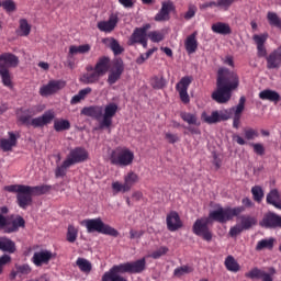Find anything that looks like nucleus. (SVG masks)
<instances>
[{
	"instance_id": "1",
	"label": "nucleus",
	"mask_w": 281,
	"mask_h": 281,
	"mask_svg": "<svg viewBox=\"0 0 281 281\" xmlns=\"http://www.w3.org/2000/svg\"><path fill=\"white\" fill-rule=\"evenodd\" d=\"M86 71L80 78L83 85H97L102 76H106L108 71V83L115 85L122 78V74H124V60L119 57L113 59L111 64V57L101 56L94 66H87Z\"/></svg>"
},
{
	"instance_id": "2",
	"label": "nucleus",
	"mask_w": 281,
	"mask_h": 281,
	"mask_svg": "<svg viewBox=\"0 0 281 281\" xmlns=\"http://www.w3.org/2000/svg\"><path fill=\"white\" fill-rule=\"evenodd\" d=\"M245 212V206L237 207H223L220 206L217 210L211 211L207 217L198 218L192 227L193 234L200 236L206 243H211L213 235L210 231V225L215 223H227L232 221L235 216H240Z\"/></svg>"
},
{
	"instance_id": "3",
	"label": "nucleus",
	"mask_w": 281,
	"mask_h": 281,
	"mask_svg": "<svg viewBox=\"0 0 281 281\" xmlns=\"http://www.w3.org/2000/svg\"><path fill=\"white\" fill-rule=\"evenodd\" d=\"M240 85L238 75L227 68H220L217 71L216 90L212 99L218 104H226L232 100V91H236Z\"/></svg>"
},
{
	"instance_id": "4",
	"label": "nucleus",
	"mask_w": 281,
	"mask_h": 281,
	"mask_svg": "<svg viewBox=\"0 0 281 281\" xmlns=\"http://www.w3.org/2000/svg\"><path fill=\"white\" fill-rule=\"evenodd\" d=\"M52 190V186H25V184H10L4 187L5 192H11L16 194V203L21 210H27L34 200L32 196H42V194H47Z\"/></svg>"
},
{
	"instance_id": "5",
	"label": "nucleus",
	"mask_w": 281,
	"mask_h": 281,
	"mask_svg": "<svg viewBox=\"0 0 281 281\" xmlns=\"http://www.w3.org/2000/svg\"><path fill=\"white\" fill-rule=\"evenodd\" d=\"M117 109V103L114 102L108 103L104 108L102 105H90L81 110V115L100 122L99 128H111Z\"/></svg>"
},
{
	"instance_id": "6",
	"label": "nucleus",
	"mask_w": 281,
	"mask_h": 281,
	"mask_svg": "<svg viewBox=\"0 0 281 281\" xmlns=\"http://www.w3.org/2000/svg\"><path fill=\"white\" fill-rule=\"evenodd\" d=\"M44 109L45 108H43V105H32L22 111L19 120L22 124H25V126H33V128H43V126L52 124V122H54V120L56 119V113H54L53 110H48L41 116L34 117V115L43 113Z\"/></svg>"
},
{
	"instance_id": "7",
	"label": "nucleus",
	"mask_w": 281,
	"mask_h": 281,
	"mask_svg": "<svg viewBox=\"0 0 281 281\" xmlns=\"http://www.w3.org/2000/svg\"><path fill=\"white\" fill-rule=\"evenodd\" d=\"M269 34H255L252 36L254 43L257 45V56L258 58H266L267 69H280L281 67V45L273 49L269 55H267V40Z\"/></svg>"
},
{
	"instance_id": "8",
	"label": "nucleus",
	"mask_w": 281,
	"mask_h": 281,
	"mask_svg": "<svg viewBox=\"0 0 281 281\" xmlns=\"http://www.w3.org/2000/svg\"><path fill=\"white\" fill-rule=\"evenodd\" d=\"M89 159V151L85 147H76L69 151L66 159L60 166L55 169V177L58 179L60 177H67V170L76 164H82Z\"/></svg>"
},
{
	"instance_id": "9",
	"label": "nucleus",
	"mask_w": 281,
	"mask_h": 281,
	"mask_svg": "<svg viewBox=\"0 0 281 281\" xmlns=\"http://www.w3.org/2000/svg\"><path fill=\"white\" fill-rule=\"evenodd\" d=\"M82 227H86L88 234H103L104 236H113L117 238L120 236V232L113 228L111 225L105 224L102 218H87L81 222Z\"/></svg>"
},
{
	"instance_id": "10",
	"label": "nucleus",
	"mask_w": 281,
	"mask_h": 281,
	"mask_svg": "<svg viewBox=\"0 0 281 281\" xmlns=\"http://www.w3.org/2000/svg\"><path fill=\"white\" fill-rule=\"evenodd\" d=\"M10 67H19V57L12 53L0 54V77L4 87H12Z\"/></svg>"
},
{
	"instance_id": "11",
	"label": "nucleus",
	"mask_w": 281,
	"mask_h": 281,
	"mask_svg": "<svg viewBox=\"0 0 281 281\" xmlns=\"http://www.w3.org/2000/svg\"><path fill=\"white\" fill-rule=\"evenodd\" d=\"M0 251L4 254L0 256V276L8 265L12 263V254H16V243L14 240L3 236L0 237Z\"/></svg>"
},
{
	"instance_id": "12",
	"label": "nucleus",
	"mask_w": 281,
	"mask_h": 281,
	"mask_svg": "<svg viewBox=\"0 0 281 281\" xmlns=\"http://www.w3.org/2000/svg\"><path fill=\"white\" fill-rule=\"evenodd\" d=\"M135 160V154L128 148H119L111 153L110 164L119 168H126Z\"/></svg>"
},
{
	"instance_id": "13",
	"label": "nucleus",
	"mask_w": 281,
	"mask_h": 281,
	"mask_svg": "<svg viewBox=\"0 0 281 281\" xmlns=\"http://www.w3.org/2000/svg\"><path fill=\"white\" fill-rule=\"evenodd\" d=\"M139 181V176L137 173L130 171L124 176V183L120 181L112 182V190L114 194H126V192H131L133 186Z\"/></svg>"
},
{
	"instance_id": "14",
	"label": "nucleus",
	"mask_w": 281,
	"mask_h": 281,
	"mask_svg": "<svg viewBox=\"0 0 281 281\" xmlns=\"http://www.w3.org/2000/svg\"><path fill=\"white\" fill-rule=\"evenodd\" d=\"M122 273H131L128 262L113 266L109 271L104 272L101 281H128V279L121 276Z\"/></svg>"
},
{
	"instance_id": "15",
	"label": "nucleus",
	"mask_w": 281,
	"mask_h": 281,
	"mask_svg": "<svg viewBox=\"0 0 281 281\" xmlns=\"http://www.w3.org/2000/svg\"><path fill=\"white\" fill-rule=\"evenodd\" d=\"M19 227H25V220L21 215L13 220L10 225L8 218L0 213V229L3 231V234H14L19 232Z\"/></svg>"
},
{
	"instance_id": "16",
	"label": "nucleus",
	"mask_w": 281,
	"mask_h": 281,
	"mask_svg": "<svg viewBox=\"0 0 281 281\" xmlns=\"http://www.w3.org/2000/svg\"><path fill=\"white\" fill-rule=\"evenodd\" d=\"M170 14H177V5H175L172 0L162 1L160 10L154 16V21L164 23L170 20Z\"/></svg>"
},
{
	"instance_id": "17",
	"label": "nucleus",
	"mask_w": 281,
	"mask_h": 281,
	"mask_svg": "<svg viewBox=\"0 0 281 281\" xmlns=\"http://www.w3.org/2000/svg\"><path fill=\"white\" fill-rule=\"evenodd\" d=\"M192 80H193L192 76H184L176 85V91H178L180 95V100L183 104H190V94H188V89H190V85H192Z\"/></svg>"
},
{
	"instance_id": "18",
	"label": "nucleus",
	"mask_w": 281,
	"mask_h": 281,
	"mask_svg": "<svg viewBox=\"0 0 281 281\" xmlns=\"http://www.w3.org/2000/svg\"><path fill=\"white\" fill-rule=\"evenodd\" d=\"M259 225L265 227V229H281V216L271 211L267 212L263 214Z\"/></svg>"
},
{
	"instance_id": "19",
	"label": "nucleus",
	"mask_w": 281,
	"mask_h": 281,
	"mask_svg": "<svg viewBox=\"0 0 281 281\" xmlns=\"http://www.w3.org/2000/svg\"><path fill=\"white\" fill-rule=\"evenodd\" d=\"M66 83L63 80H49L47 85H44L40 88V95L42 98H47V95H54L58 93L60 89H65Z\"/></svg>"
},
{
	"instance_id": "20",
	"label": "nucleus",
	"mask_w": 281,
	"mask_h": 281,
	"mask_svg": "<svg viewBox=\"0 0 281 281\" xmlns=\"http://www.w3.org/2000/svg\"><path fill=\"white\" fill-rule=\"evenodd\" d=\"M120 23V13H111L106 21H100L97 24V27L100 32H104L105 34H111L117 27Z\"/></svg>"
},
{
	"instance_id": "21",
	"label": "nucleus",
	"mask_w": 281,
	"mask_h": 281,
	"mask_svg": "<svg viewBox=\"0 0 281 281\" xmlns=\"http://www.w3.org/2000/svg\"><path fill=\"white\" fill-rule=\"evenodd\" d=\"M269 271L270 272H266L259 268H252L245 273V277L250 280L273 281L272 276H276V268H269Z\"/></svg>"
},
{
	"instance_id": "22",
	"label": "nucleus",
	"mask_w": 281,
	"mask_h": 281,
	"mask_svg": "<svg viewBox=\"0 0 281 281\" xmlns=\"http://www.w3.org/2000/svg\"><path fill=\"white\" fill-rule=\"evenodd\" d=\"M148 30H150V24H144L140 27H136L132 35L130 36L128 41H127V45H130L131 47H133V45H137L139 43H142V41H144L145 38L148 37Z\"/></svg>"
},
{
	"instance_id": "23",
	"label": "nucleus",
	"mask_w": 281,
	"mask_h": 281,
	"mask_svg": "<svg viewBox=\"0 0 281 281\" xmlns=\"http://www.w3.org/2000/svg\"><path fill=\"white\" fill-rule=\"evenodd\" d=\"M166 223L169 232H179L183 227V222L177 211H171L167 214Z\"/></svg>"
},
{
	"instance_id": "24",
	"label": "nucleus",
	"mask_w": 281,
	"mask_h": 281,
	"mask_svg": "<svg viewBox=\"0 0 281 281\" xmlns=\"http://www.w3.org/2000/svg\"><path fill=\"white\" fill-rule=\"evenodd\" d=\"M52 257L53 254L49 250L36 251L32 257V262L35 265V267H43V265H49Z\"/></svg>"
},
{
	"instance_id": "25",
	"label": "nucleus",
	"mask_w": 281,
	"mask_h": 281,
	"mask_svg": "<svg viewBox=\"0 0 281 281\" xmlns=\"http://www.w3.org/2000/svg\"><path fill=\"white\" fill-rule=\"evenodd\" d=\"M8 135L9 138L0 139V149L3 150V153L12 151V149L16 147V144L19 143V138L14 132H8Z\"/></svg>"
},
{
	"instance_id": "26",
	"label": "nucleus",
	"mask_w": 281,
	"mask_h": 281,
	"mask_svg": "<svg viewBox=\"0 0 281 281\" xmlns=\"http://www.w3.org/2000/svg\"><path fill=\"white\" fill-rule=\"evenodd\" d=\"M127 265L131 274L144 273V271H146V258L130 261Z\"/></svg>"
},
{
	"instance_id": "27",
	"label": "nucleus",
	"mask_w": 281,
	"mask_h": 281,
	"mask_svg": "<svg viewBox=\"0 0 281 281\" xmlns=\"http://www.w3.org/2000/svg\"><path fill=\"white\" fill-rule=\"evenodd\" d=\"M103 45H109L110 49L113 52L114 56H120L124 54V47L120 45V42L114 37H105L102 40Z\"/></svg>"
},
{
	"instance_id": "28",
	"label": "nucleus",
	"mask_w": 281,
	"mask_h": 281,
	"mask_svg": "<svg viewBox=\"0 0 281 281\" xmlns=\"http://www.w3.org/2000/svg\"><path fill=\"white\" fill-rule=\"evenodd\" d=\"M269 205H273L277 210H281V196L277 189H272L266 198Z\"/></svg>"
},
{
	"instance_id": "29",
	"label": "nucleus",
	"mask_w": 281,
	"mask_h": 281,
	"mask_svg": "<svg viewBox=\"0 0 281 281\" xmlns=\"http://www.w3.org/2000/svg\"><path fill=\"white\" fill-rule=\"evenodd\" d=\"M184 47L188 54H194L199 49V42L196 41V32L189 35L184 42Z\"/></svg>"
},
{
	"instance_id": "30",
	"label": "nucleus",
	"mask_w": 281,
	"mask_h": 281,
	"mask_svg": "<svg viewBox=\"0 0 281 281\" xmlns=\"http://www.w3.org/2000/svg\"><path fill=\"white\" fill-rule=\"evenodd\" d=\"M211 30L215 34H222V36H227L228 34H232V27L229 26V24H227L225 22L214 23L211 26Z\"/></svg>"
},
{
	"instance_id": "31",
	"label": "nucleus",
	"mask_w": 281,
	"mask_h": 281,
	"mask_svg": "<svg viewBox=\"0 0 281 281\" xmlns=\"http://www.w3.org/2000/svg\"><path fill=\"white\" fill-rule=\"evenodd\" d=\"M240 226L244 228L245 232L251 229V227H256L258 225V218L251 215H241L240 217Z\"/></svg>"
},
{
	"instance_id": "32",
	"label": "nucleus",
	"mask_w": 281,
	"mask_h": 281,
	"mask_svg": "<svg viewBox=\"0 0 281 281\" xmlns=\"http://www.w3.org/2000/svg\"><path fill=\"white\" fill-rule=\"evenodd\" d=\"M260 100H269V102H280L281 97L280 93L276 92L274 90H262L259 93Z\"/></svg>"
},
{
	"instance_id": "33",
	"label": "nucleus",
	"mask_w": 281,
	"mask_h": 281,
	"mask_svg": "<svg viewBox=\"0 0 281 281\" xmlns=\"http://www.w3.org/2000/svg\"><path fill=\"white\" fill-rule=\"evenodd\" d=\"M91 52V45L83 44V45H71L69 47L68 57L76 56V54H89Z\"/></svg>"
},
{
	"instance_id": "34",
	"label": "nucleus",
	"mask_w": 281,
	"mask_h": 281,
	"mask_svg": "<svg viewBox=\"0 0 281 281\" xmlns=\"http://www.w3.org/2000/svg\"><path fill=\"white\" fill-rule=\"evenodd\" d=\"M180 117L183 122H187V124L201 126V121L199 120V116H196V113L181 112Z\"/></svg>"
},
{
	"instance_id": "35",
	"label": "nucleus",
	"mask_w": 281,
	"mask_h": 281,
	"mask_svg": "<svg viewBox=\"0 0 281 281\" xmlns=\"http://www.w3.org/2000/svg\"><path fill=\"white\" fill-rule=\"evenodd\" d=\"M76 265L82 273L89 274V273H91V270L93 269V266L91 265V261H89L85 258H81V257H79L76 260Z\"/></svg>"
},
{
	"instance_id": "36",
	"label": "nucleus",
	"mask_w": 281,
	"mask_h": 281,
	"mask_svg": "<svg viewBox=\"0 0 281 281\" xmlns=\"http://www.w3.org/2000/svg\"><path fill=\"white\" fill-rule=\"evenodd\" d=\"M224 265L227 271H232L233 273H238V271H240V265L233 256L226 257Z\"/></svg>"
},
{
	"instance_id": "37",
	"label": "nucleus",
	"mask_w": 281,
	"mask_h": 281,
	"mask_svg": "<svg viewBox=\"0 0 281 281\" xmlns=\"http://www.w3.org/2000/svg\"><path fill=\"white\" fill-rule=\"evenodd\" d=\"M69 128H71V123L69 122V120L56 119L54 121V130L56 131V133H63V131H69Z\"/></svg>"
},
{
	"instance_id": "38",
	"label": "nucleus",
	"mask_w": 281,
	"mask_h": 281,
	"mask_svg": "<svg viewBox=\"0 0 281 281\" xmlns=\"http://www.w3.org/2000/svg\"><path fill=\"white\" fill-rule=\"evenodd\" d=\"M201 120L202 122H205V124H218V122H221L218 111H213L211 115H209L207 112H203L201 114Z\"/></svg>"
},
{
	"instance_id": "39",
	"label": "nucleus",
	"mask_w": 281,
	"mask_h": 281,
	"mask_svg": "<svg viewBox=\"0 0 281 281\" xmlns=\"http://www.w3.org/2000/svg\"><path fill=\"white\" fill-rule=\"evenodd\" d=\"M276 243V239L270 237L268 239H261L256 245V251H262V249H273V245Z\"/></svg>"
},
{
	"instance_id": "40",
	"label": "nucleus",
	"mask_w": 281,
	"mask_h": 281,
	"mask_svg": "<svg viewBox=\"0 0 281 281\" xmlns=\"http://www.w3.org/2000/svg\"><path fill=\"white\" fill-rule=\"evenodd\" d=\"M193 271H194V267L184 265L173 270V278H183V276H188Z\"/></svg>"
},
{
	"instance_id": "41",
	"label": "nucleus",
	"mask_w": 281,
	"mask_h": 281,
	"mask_svg": "<svg viewBox=\"0 0 281 281\" xmlns=\"http://www.w3.org/2000/svg\"><path fill=\"white\" fill-rule=\"evenodd\" d=\"M92 89L90 87H87L85 89H81L77 94H75L71 100L70 104H78L81 100H85L89 93H91Z\"/></svg>"
},
{
	"instance_id": "42",
	"label": "nucleus",
	"mask_w": 281,
	"mask_h": 281,
	"mask_svg": "<svg viewBox=\"0 0 281 281\" xmlns=\"http://www.w3.org/2000/svg\"><path fill=\"white\" fill-rule=\"evenodd\" d=\"M267 19L269 25H271L272 27H277L278 30H281V19L278 15V13L269 11L267 13Z\"/></svg>"
},
{
	"instance_id": "43",
	"label": "nucleus",
	"mask_w": 281,
	"mask_h": 281,
	"mask_svg": "<svg viewBox=\"0 0 281 281\" xmlns=\"http://www.w3.org/2000/svg\"><path fill=\"white\" fill-rule=\"evenodd\" d=\"M245 102H247V98L240 97L238 104L232 109V111H234L235 117H243V111H245Z\"/></svg>"
},
{
	"instance_id": "44",
	"label": "nucleus",
	"mask_w": 281,
	"mask_h": 281,
	"mask_svg": "<svg viewBox=\"0 0 281 281\" xmlns=\"http://www.w3.org/2000/svg\"><path fill=\"white\" fill-rule=\"evenodd\" d=\"M251 194H252L254 201H256L257 203H260L262 201V199H265V191L262 190V187H260V186L252 187Z\"/></svg>"
},
{
	"instance_id": "45",
	"label": "nucleus",
	"mask_w": 281,
	"mask_h": 281,
	"mask_svg": "<svg viewBox=\"0 0 281 281\" xmlns=\"http://www.w3.org/2000/svg\"><path fill=\"white\" fill-rule=\"evenodd\" d=\"M66 238L68 243H74L75 240H78V228H76V226L74 225H69Z\"/></svg>"
},
{
	"instance_id": "46",
	"label": "nucleus",
	"mask_w": 281,
	"mask_h": 281,
	"mask_svg": "<svg viewBox=\"0 0 281 281\" xmlns=\"http://www.w3.org/2000/svg\"><path fill=\"white\" fill-rule=\"evenodd\" d=\"M20 31L22 32L21 36H30V33L32 32V25H30L25 19H21Z\"/></svg>"
},
{
	"instance_id": "47",
	"label": "nucleus",
	"mask_w": 281,
	"mask_h": 281,
	"mask_svg": "<svg viewBox=\"0 0 281 281\" xmlns=\"http://www.w3.org/2000/svg\"><path fill=\"white\" fill-rule=\"evenodd\" d=\"M150 85L153 89H164L166 87V79L164 77H153Z\"/></svg>"
},
{
	"instance_id": "48",
	"label": "nucleus",
	"mask_w": 281,
	"mask_h": 281,
	"mask_svg": "<svg viewBox=\"0 0 281 281\" xmlns=\"http://www.w3.org/2000/svg\"><path fill=\"white\" fill-rule=\"evenodd\" d=\"M236 3V0H217L216 5L220 10H223L224 12H227L232 5Z\"/></svg>"
},
{
	"instance_id": "49",
	"label": "nucleus",
	"mask_w": 281,
	"mask_h": 281,
	"mask_svg": "<svg viewBox=\"0 0 281 281\" xmlns=\"http://www.w3.org/2000/svg\"><path fill=\"white\" fill-rule=\"evenodd\" d=\"M2 8L5 12H16V2L14 0H3Z\"/></svg>"
},
{
	"instance_id": "50",
	"label": "nucleus",
	"mask_w": 281,
	"mask_h": 281,
	"mask_svg": "<svg viewBox=\"0 0 281 281\" xmlns=\"http://www.w3.org/2000/svg\"><path fill=\"white\" fill-rule=\"evenodd\" d=\"M249 146H251L255 155L259 157L265 156V145H262V143H250Z\"/></svg>"
},
{
	"instance_id": "51",
	"label": "nucleus",
	"mask_w": 281,
	"mask_h": 281,
	"mask_svg": "<svg viewBox=\"0 0 281 281\" xmlns=\"http://www.w3.org/2000/svg\"><path fill=\"white\" fill-rule=\"evenodd\" d=\"M15 269L18 270L19 276H30V273H32V268L27 263L16 265Z\"/></svg>"
},
{
	"instance_id": "52",
	"label": "nucleus",
	"mask_w": 281,
	"mask_h": 281,
	"mask_svg": "<svg viewBox=\"0 0 281 281\" xmlns=\"http://www.w3.org/2000/svg\"><path fill=\"white\" fill-rule=\"evenodd\" d=\"M167 254H168V247L161 246L160 248H158L157 250L150 254V258H153L154 260H159L161 256H166Z\"/></svg>"
},
{
	"instance_id": "53",
	"label": "nucleus",
	"mask_w": 281,
	"mask_h": 281,
	"mask_svg": "<svg viewBox=\"0 0 281 281\" xmlns=\"http://www.w3.org/2000/svg\"><path fill=\"white\" fill-rule=\"evenodd\" d=\"M244 135H245V139H248V142L260 136V134L257 132V130H254L251 127L244 130Z\"/></svg>"
},
{
	"instance_id": "54",
	"label": "nucleus",
	"mask_w": 281,
	"mask_h": 281,
	"mask_svg": "<svg viewBox=\"0 0 281 281\" xmlns=\"http://www.w3.org/2000/svg\"><path fill=\"white\" fill-rule=\"evenodd\" d=\"M148 38H150L153 43H161V41H164V33L159 31L149 32Z\"/></svg>"
},
{
	"instance_id": "55",
	"label": "nucleus",
	"mask_w": 281,
	"mask_h": 281,
	"mask_svg": "<svg viewBox=\"0 0 281 281\" xmlns=\"http://www.w3.org/2000/svg\"><path fill=\"white\" fill-rule=\"evenodd\" d=\"M196 5L189 4L188 11L184 13V20L190 21L191 19H194L196 16Z\"/></svg>"
},
{
	"instance_id": "56",
	"label": "nucleus",
	"mask_w": 281,
	"mask_h": 281,
	"mask_svg": "<svg viewBox=\"0 0 281 281\" xmlns=\"http://www.w3.org/2000/svg\"><path fill=\"white\" fill-rule=\"evenodd\" d=\"M244 228L240 226V224H236L235 226L231 227L229 229V236L232 238H236V236H239V234H243Z\"/></svg>"
},
{
	"instance_id": "57",
	"label": "nucleus",
	"mask_w": 281,
	"mask_h": 281,
	"mask_svg": "<svg viewBox=\"0 0 281 281\" xmlns=\"http://www.w3.org/2000/svg\"><path fill=\"white\" fill-rule=\"evenodd\" d=\"M165 139L168 142V144H177V142H180L181 138H179L178 134L167 132L165 133Z\"/></svg>"
},
{
	"instance_id": "58",
	"label": "nucleus",
	"mask_w": 281,
	"mask_h": 281,
	"mask_svg": "<svg viewBox=\"0 0 281 281\" xmlns=\"http://www.w3.org/2000/svg\"><path fill=\"white\" fill-rule=\"evenodd\" d=\"M142 236H144V231H135V229H131L130 231V238L131 240H135L142 238Z\"/></svg>"
},
{
	"instance_id": "59",
	"label": "nucleus",
	"mask_w": 281,
	"mask_h": 281,
	"mask_svg": "<svg viewBox=\"0 0 281 281\" xmlns=\"http://www.w3.org/2000/svg\"><path fill=\"white\" fill-rule=\"evenodd\" d=\"M119 3L123 5V8H127V9L135 7V2L133 0H119Z\"/></svg>"
},
{
	"instance_id": "60",
	"label": "nucleus",
	"mask_w": 281,
	"mask_h": 281,
	"mask_svg": "<svg viewBox=\"0 0 281 281\" xmlns=\"http://www.w3.org/2000/svg\"><path fill=\"white\" fill-rule=\"evenodd\" d=\"M207 8H217L216 1H210L200 4V10H207Z\"/></svg>"
},
{
	"instance_id": "61",
	"label": "nucleus",
	"mask_w": 281,
	"mask_h": 281,
	"mask_svg": "<svg viewBox=\"0 0 281 281\" xmlns=\"http://www.w3.org/2000/svg\"><path fill=\"white\" fill-rule=\"evenodd\" d=\"M241 203L245 207H254V202L249 198H244Z\"/></svg>"
},
{
	"instance_id": "62",
	"label": "nucleus",
	"mask_w": 281,
	"mask_h": 281,
	"mask_svg": "<svg viewBox=\"0 0 281 281\" xmlns=\"http://www.w3.org/2000/svg\"><path fill=\"white\" fill-rule=\"evenodd\" d=\"M235 142H237V144L239 146H245V144H247V142L245 140V138H243L240 135H235L234 136Z\"/></svg>"
},
{
	"instance_id": "63",
	"label": "nucleus",
	"mask_w": 281,
	"mask_h": 281,
	"mask_svg": "<svg viewBox=\"0 0 281 281\" xmlns=\"http://www.w3.org/2000/svg\"><path fill=\"white\" fill-rule=\"evenodd\" d=\"M240 117L241 116H234L233 117V128H240Z\"/></svg>"
},
{
	"instance_id": "64",
	"label": "nucleus",
	"mask_w": 281,
	"mask_h": 281,
	"mask_svg": "<svg viewBox=\"0 0 281 281\" xmlns=\"http://www.w3.org/2000/svg\"><path fill=\"white\" fill-rule=\"evenodd\" d=\"M224 63H225V65H228V67H234V57L226 56Z\"/></svg>"
}]
</instances>
